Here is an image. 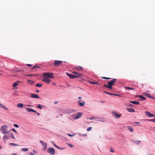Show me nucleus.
I'll use <instances>...</instances> for the list:
<instances>
[{
    "mask_svg": "<svg viewBox=\"0 0 155 155\" xmlns=\"http://www.w3.org/2000/svg\"><path fill=\"white\" fill-rule=\"evenodd\" d=\"M8 126L6 125H4L2 126L0 129V131L2 132L3 134H8L9 132L6 130Z\"/></svg>",
    "mask_w": 155,
    "mask_h": 155,
    "instance_id": "obj_1",
    "label": "nucleus"
},
{
    "mask_svg": "<svg viewBox=\"0 0 155 155\" xmlns=\"http://www.w3.org/2000/svg\"><path fill=\"white\" fill-rule=\"evenodd\" d=\"M43 76L47 78H54L53 73L51 72L45 73L43 74Z\"/></svg>",
    "mask_w": 155,
    "mask_h": 155,
    "instance_id": "obj_2",
    "label": "nucleus"
},
{
    "mask_svg": "<svg viewBox=\"0 0 155 155\" xmlns=\"http://www.w3.org/2000/svg\"><path fill=\"white\" fill-rule=\"evenodd\" d=\"M116 80L117 79H112L110 81L108 82L107 83L110 87V89L112 88V86L114 85V83Z\"/></svg>",
    "mask_w": 155,
    "mask_h": 155,
    "instance_id": "obj_3",
    "label": "nucleus"
},
{
    "mask_svg": "<svg viewBox=\"0 0 155 155\" xmlns=\"http://www.w3.org/2000/svg\"><path fill=\"white\" fill-rule=\"evenodd\" d=\"M47 151L51 154H54L55 153V150L53 148H49L47 150Z\"/></svg>",
    "mask_w": 155,
    "mask_h": 155,
    "instance_id": "obj_4",
    "label": "nucleus"
},
{
    "mask_svg": "<svg viewBox=\"0 0 155 155\" xmlns=\"http://www.w3.org/2000/svg\"><path fill=\"white\" fill-rule=\"evenodd\" d=\"M112 114L113 116L114 117L116 118H119L121 115V114H119L117 113L116 112L114 111H113L112 112Z\"/></svg>",
    "mask_w": 155,
    "mask_h": 155,
    "instance_id": "obj_5",
    "label": "nucleus"
},
{
    "mask_svg": "<svg viewBox=\"0 0 155 155\" xmlns=\"http://www.w3.org/2000/svg\"><path fill=\"white\" fill-rule=\"evenodd\" d=\"M42 81L47 83H49L51 82V80L50 79L45 77H43Z\"/></svg>",
    "mask_w": 155,
    "mask_h": 155,
    "instance_id": "obj_6",
    "label": "nucleus"
},
{
    "mask_svg": "<svg viewBox=\"0 0 155 155\" xmlns=\"http://www.w3.org/2000/svg\"><path fill=\"white\" fill-rule=\"evenodd\" d=\"M63 62V61H61L54 60V65L55 66H58Z\"/></svg>",
    "mask_w": 155,
    "mask_h": 155,
    "instance_id": "obj_7",
    "label": "nucleus"
},
{
    "mask_svg": "<svg viewBox=\"0 0 155 155\" xmlns=\"http://www.w3.org/2000/svg\"><path fill=\"white\" fill-rule=\"evenodd\" d=\"M73 73L75 74L74 76L75 77V78H77L79 77H81L82 75V74H80L78 72L73 71Z\"/></svg>",
    "mask_w": 155,
    "mask_h": 155,
    "instance_id": "obj_8",
    "label": "nucleus"
},
{
    "mask_svg": "<svg viewBox=\"0 0 155 155\" xmlns=\"http://www.w3.org/2000/svg\"><path fill=\"white\" fill-rule=\"evenodd\" d=\"M40 142L41 143L42 145L44 147V148L43 149V150H45L47 148V144L43 142L42 141H40Z\"/></svg>",
    "mask_w": 155,
    "mask_h": 155,
    "instance_id": "obj_9",
    "label": "nucleus"
},
{
    "mask_svg": "<svg viewBox=\"0 0 155 155\" xmlns=\"http://www.w3.org/2000/svg\"><path fill=\"white\" fill-rule=\"evenodd\" d=\"M96 120L97 121L104 122L105 121V118H99L98 117H96Z\"/></svg>",
    "mask_w": 155,
    "mask_h": 155,
    "instance_id": "obj_10",
    "label": "nucleus"
},
{
    "mask_svg": "<svg viewBox=\"0 0 155 155\" xmlns=\"http://www.w3.org/2000/svg\"><path fill=\"white\" fill-rule=\"evenodd\" d=\"M31 97L32 98H39V97L37 94H31Z\"/></svg>",
    "mask_w": 155,
    "mask_h": 155,
    "instance_id": "obj_11",
    "label": "nucleus"
},
{
    "mask_svg": "<svg viewBox=\"0 0 155 155\" xmlns=\"http://www.w3.org/2000/svg\"><path fill=\"white\" fill-rule=\"evenodd\" d=\"M145 113L149 117H154L155 116L154 114H151L147 111H145Z\"/></svg>",
    "mask_w": 155,
    "mask_h": 155,
    "instance_id": "obj_12",
    "label": "nucleus"
},
{
    "mask_svg": "<svg viewBox=\"0 0 155 155\" xmlns=\"http://www.w3.org/2000/svg\"><path fill=\"white\" fill-rule=\"evenodd\" d=\"M143 95L146 96L149 98H153V97L152 96H151L150 94L147 93V92H144L143 93Z\"/></svg>",
    "mask_w": 155,
    "mask_h": 155,
    "instance_id": "obj_13",
    "label": "nucleus"
},
{
    "mask_svg": "<svg viewBox=\"0 0 155 155\" xmlns=\"http://www.w3.org/2000/svg\"><path fill=\"white\" fill-rule=\"evenodd\" d=\"M137 97H138L139 98H141V99H139L138 100L139 101H141L142 100H145L146 99V98L145 97H144L142 95H138L137 96Z\"/></svg>",
    "mask_w": 155,
    "mask_h": 155,
    "instance_id": "obj_14",
    "label": "nucleus"
},
{
    "mask_svg": "<svg viewBox=\"0 0 155 155\" xmlns=\"http://www.w3.org/2000/svg\"><path fill=\"white\" fill-rule=\"evenodd\" d=\"M82 115V113L81 112L78 113L76 116L75 117L74 119H78Z\"/></svg>",
    "mask_w": 155,
    "mask_h": 155,
    "instance_id": "obj_15",
    "label": "nucleus"
},
{
    "mask_svg": "<svg viewBox=\"0 0 155 155\" xmlns=\"http://www.w3.org/2000/svg\"><path fill=\"white\" fill-rule=\"evenodd\" d=\"M126 110L129 112H135L134 110L132 108H127Z\"/></svg>",
    "mask_w": 155,
    "mask_h": 155,
    "instance_id": "obj_16",
    "label": "nucleus"
},
{
    "mask_svg": "<svg viewBox=\"0 0 155 155\" xmlns=\"http://www.w3.org/2000/svg\"><path fill=\"white\" fill-rule=\"evenodd\" d=\"M66 74L71 79H73L75 78V77L74 76V75L73 74H69L67 72H66Z\"/></svg>",
    "mask_w": 155,
    "mask_h": 155,
    "instance_id": "obj_17",
    "label": "nucleus"
},
{
    "mask_svg": "<svg viewBox=\"0 0 155 155\" xmlns=\"http://www.w3.org/2000/svg\"><path fill=\"white\" fill-rule=\"evenodd\" d=\"M74 70L79 71L80 70H82L83 68L81 66H78V67H76L74 68Z\"/></svg>",
    "mask_w": 155,
    "mask_h": 155,
    "instance_id": "obj_18",
    "label": "nucleus"
},
{
    "mask_svg": "<svg viewBox=\"0 0 155 155\" xmlns=\"http://www.w3.org/2000/svg\"><path fill=\"white\" fill-rule=\"evenodd\" d=\"M130 102L131 103L134 104L136 105H138L140 104V103L139 102L137 101H130Z\"/></svg>",
    "mask_w": 155,
    "mask_h": 155,
    "instance_id": "obj_19",
    "label": "nucleus"
},
{
    "mask_svg": "<svg viewBox=\"0 0 155 155\" xmlns=\"http://www.w3.org/2000/svg\"><path fill=\"white\" fill-rule=\"evenodd\" d=\"M27 81L28 82V83L31 85H33L35 83L34 81H31L30 80H28Z\"/></svg>",
    "mask_w": 155,
    "mask_h": 155,
    "instance_id": "obj_20",
    "label": "nucleus"
},
{
    "mask_svg": "<svg viewBox=\"0 0 155 155\" xmlns=\"http://www.w3.org/2000/svg\"><path fill=\"white\" fill-rule=\"evenodd\" d=\"M17 107L20 108H23V104L22 103H18L17 105Z\"/></svg>",
    "mask_w": 155,
    "mask_h": 155,
    "instance_id": "obj_21",
    "label": "nucleus"
},
{
    "mask_svg": "<svg viewBox=\"0 0 155 155\" xmlns=\"http://www.w3.org/2000/svg\"><path fill=\"white\" fill-rule=\"evenodd\" d=\"M20 82V81H17V82H15L13 84V87H15L17 86L18 83Z\"/></svg>",
    "mask_w": 155,
    "mask_h": 155,
    "instance_id": "obj_22",
    "label": "nucleus"
},
{
    "mask_svg": "<svg viewBox=\"0 0 155 155\" xmlns=\"http://www.w3.org/2000/svg\"><path fill=\"white\" fill-rule=\"evenodd\" d=\"M8 136L6 135H5L4 136L3 139L6 142L7 140L8 139Z\"/></svg>",
    "mask_w": 155,
    "mask_h": 155,
    "instance_id": "obj_23",
    "label": "nucleus"
},
{
    "mask_svg": "<svg viewBox=\"0 0 155 155\" xmlns=\"http://www.w3.org/2000/svg\"><path fill=\"white\" fill-rule=\"evenodd\" d=\"M88 82L91 84H98V83L97 82H93L91 81H89Z\"/></svg>",
    "mask_w": 155,
    "mask_h": 155,
    "instance_id": "obj_24",
    "label": "nucleus"
},
{
    "mask_svg": "<svg viewBox=\"0 0 155 155\" xmlns=\"http://www.w3.org/2000/svg\"><path fill=\"white\" fill-rule=\"evenodd\" d=\"M26 110L28 112H32L33 109L30 108H26Z\"/></svg>",
    "mask_w": 155,
    "mask_h": 155,
    "instance_id": "obj_25",
    "label": "nucleus"
},
{
    "mask_svg": "<svg viewBox=\"0 0 155 155\" xmlns=\"http://www.w3.org/2000/svg\"><path fill=\"white\" fill-rule=\"evenodd\" d=\"M85 103V102L84 101H83L82 103L79 102V104L80 106H83L84 105Z\"/></svg>",
    "mask_w": 155,
    "mask_h": 155,
    "instance_id": "obj_26",
    "label": "nucleus"
},
{
    "mask_svg": "<svg viewBox=\"0 0 155 155\" xmlns=\"http://www.w3.org/2000/svg\"><path fill=\"white\" fill-rule=\"evenodd\" d=\"M125 88L127 89V90H134V89L133 88L131 87H125Z\"/></svg>",
    "mask_w": 155,
    "mask_h": 155,
    "instance_id": "obj_27",
    "label": "nucleus"
},
{
    "mask_svg": "<svg viewBox=\"0 0 155 155\" xmlns=\"http://www.w3.org/2000/svg\"><path fill=\"white\" fill-rule=\"evenodd\" d=\"M128 129L131 132H133V130L132 128L130 127L129 126L128 127Z\"/></svg>",
    "mask_w": 155,
    "mask_h": 155,
    "instance_id": "obj_28",
    "label": "nucleus"
},
{
    "mask_svg": "<svg viewBox=\"0 0 155 155\" xmlns=\"http://www.w3.org/2000/svg\"><path fill=\"white\" fill-rule=\"evenodd\" d=\"M0 107L5 108V109L6 110H8V109L5 106H4L2 104H0Z\"/></svg>",
    "mask_w": 155,
    "mask_h": 155,
    "instance_id": "obj_29",
    "label": "nucleus"
},
{
    "mask_svg": "<svg viewBox=\"0 0 155 155\" xmlns=\"http://www.w3.org/2000/svg\"><path fill=\"white\" fill-rule=\"evenodd\" d=\"M36 86L37 87H41L42 86V84H36Z\"/></svg>",
    "mask_w": 155,
    "mask_h": 155,
    "instance_id": "obj_30",
    "label": "nucleus"
},
{
    "mask_svg": "<svg viewBox=\"0 0 155 155\" xmlns=\"http://www.w3.org/2000/svg\"><path fill=\"white\" fill-rule=\"evenodd\" d=\"M4 64L3 63H0V68H2L4 67Z\"/></svg>",
    "mask_w": 155,
    "mask_h": 155,
    "instance_id": "obj_31",
    "label": "nucleus"
},
{
    "mask_svg": "<svg viewBox=\"0 0 155 155\" xmlns=\"http://www.w3.org/2000/svg\"><path fill=\"white\" fill-rule=\"evenodd\" d=\"M21 150L23 151L26 152L28 150V149L27 148H22Z\"/></svg>",
    "mask_w": 155,
    "mask_h": 155,
    "instance_id": "obj_32",
    "label": "nucleus"
},
{
    "mask_svg": "<svg viewBox=\"0 0 155 155\" xmlns=\"http://www.w3.org/2000/svg\"><path fill=\"white\" fill-rule=\"evenodd\" d=\"M104 93H105L107 94H109V95H113V94L111 93L110 92H107L105 91H103Z\"/></svg>",
    "mask_w": 155,
    "mask_h": 155,
    "instance_id": "obj_33",
    "label": "nucleus"
},
{
    "mask_svg": "<svg viewBox=\"0 0 155 155\" xmlns=\"http://www.w3.org/2000/svg\"><path fill=\"white\" fill-rule=\"evenodd\" d=\"M104 87H107V88L109 89H110V87L109 85V84L108 85H107V84H104Z\"/></svg>",
    "mask_w": 155,
    "mask_h": 155,
    "instance_id": "obj_34",
    "label": "nucleus"
},
{
    "mask_svg": "<svg viewBox=\"0 0 155 155\" xmlns=\"http://www.w3.org/2000/svg\"><path fill=\"white\" fill-rule=\"evenodd\" d=\"M9 145L12 146H18V145L16 144L13 143H9Z\"/></svg>",
    "mask_w": 155,
    "mask_h": 155,
    "instance_id": "obj_35",
    "label": "nucleus"
},
{
    "mask_svg": "<svg viewBox=\"0 0 155 155\" xmlns=\"http://www.w3.org/2000/svg\"><path fill=\"white\" fill-rule=\"evenodd\" d=\"M96 117H91L88 118V119H90V120H93V119H96Z\"/></svg>",
    "mask_w": 155,
    "mask_h": 155,
    "instance_id": "obj_36",
    "label": "nucleus"
},
{
    "mask_svg": "<svg viewBox=\"0 0 155 155\" xmlns=\"http://www.w3.org/2000/svg\"><path fill=\"white\" fill-rule=\"evenodd\" d=\"M147 120L149 121H151L154 122L155 123V118L153 119H151L150 120Z\"/></svg>",
    "mask_w": 155,
    "mask_h": 155,
    "instance_id": "obj_37",
    "label": "nucleus"
},
{
    "mask_svg": "<svg viewBox=\"0 0 155 155\" xmlns=\"http://www.w3.org/2000/svg\"><path fill=\"white\" fill-rule=\"evenodd\" d=\"M37 107L39 109H41L42 108V107H41V105L40 104L38 105Z\"/></svg>",
    "mask_w": 155,
    "mask_h": 155,
    "instance_id": "obj_38",
    "label": "nucleus"
},
{
    "mask_svg": "<svg viewBox=\"0 0 155 155\" xmlns=\"http://www.w3.org/2000/svg\"><path fill=\"white\" fill-rule=\"evenodd\" d=\"M141 142V141H139V140H138V141H136L135 142V143H136V144H138L140 143Z\"/></svg>",
    "mask_w": 155,
    "mask_h": 155,
    "instance_id": "obj_39",
    "label": "nucleus"
},
{
    "mask_svg": "<svg viewBox=\"0 0 155 155\" xmlns=\"http://www.w3.org/2000/svg\"><path fill=\"white\" fill-rule=\"evenodd\" d=\"M92 128L91 127H89L87 129V131H89L91 130Z\"/></svg>",
    "mask_w": 155,
    "mask_h": 155,
    "instance_id": "obj_40",
    "label": "nucleus"
},
{
    "mask_svg": "<svg viewBox=\"0 0 155 155\" xmlns=\"http://www.w3.org/2000/svg\"><path fill=\"white\" fill-rule=\"evenodd\" d=\"M12 130L13 131L15 132V133L16 134H18V132H17V131H16L15 130V129L14 128H13V129H12Z\"/></svg>",
    "mask_w": 155,
    "mask_h": 155,
    "instance_id": "obj_41",
    "label": "nucleus"
},
{
    "mask_svg": "<svg viewBox=\"0 0 155 155\" xmlns=\"http://www.w3.org/2000/svg\"><path fill=\"white\" fill-rule=\"evenodd\" d=\"M102 78L104 79H110V78H106V77H102Z\"/></svg>",
    "mask_w": 155,
    "mask_h": 155,
    "instance_id": "obj_42",
    "label": "nucleus"
},
{
    "mask_svg": "<svg viewBox=\"0 0 155 155\" xmlns=\"http://www.w3.org/2000/svg\"><path fill=\"white\" fill-rule=\"evenodd\" d=\"M114 151L113 149L110 147V152L111 153H114Z\"/></svg>",
    "mask_w": 155,
    "mask_h": 155,
    "instance_id": "obj_43",
    "label": "nucleus"
},
{
    "mask_svg": "<svg viewBox=\"0 0 155 155\" xmlns=\"http://www.w3.org/2000/svg\"><path fill=\"white\" fill-rule=\"evenodd\" d=\"M54 147L58 149H61V148H60L59 147L56 145H54Z\"/></svg>",
    "mask_w": 155,
    "mask_h": 155,
    "instance_id": "obj_44",
    "label": "nucleus"
},
{
    "mask_svg": "<svg viewBox=\"0 0 155 155\" xmlns=\"http://www.w3.org/2000/svg\"><path fill=\"white\" fill-rule=\"evenodd\" d=\"M14 126L16 127H17V128H18L19 127V126L17 124H14Z\"/></svg>",
    "mask_w": 155,
    "mask_h": 155,
    "instance_id": "obj_45",
    "label": "nucleus"
},
{
    "mask_svg": "<svg viewBox=\"0 0 155 155\" xmlns=\"http://www.w3.org/2000/svg\"><path fill=\"white\" fill-rule=\"evenodd\" d=\"M68 144L71 147H72L74 146V145L70 144V143H68Z\"/></svg>",
    "mask_w": 155,
    "mask_h": 155,
    "instance_id": "obj_46",
    "label": "nucleus"
},
{
    "mask_svg": "<svg viewBox=\"0 0 155 155\" xmlns=\"http://www.w3.org/2000/svg\"><path fill=\"white\" fill-rule=\"evenodd\" d=\"M11 136L12 137L13 139H15V137H14V136L13 134H11Z\"/></svg>",
    "mask_w": 155,
    "mask_h": 155,
    "instance_id": "obj_47",
    "label": "nucleus"
},
{
    "mask_svg": "<svg viewBox=\"0 0 155 155\" xmlns=\"http://www.w3.org/2000/svg\"><path fill=\"white\" fill-rule=\"evenodd\" d=\"M78 99L79 100V101H78V102H79L81 101V97H78Z\"/></svg>",
    "mask_w": 155,
    "mask_h": 155,
    "instance_id": "obj_48",
    "label": "nucleus"
},
{
    "mask_svg": "<svg viewBox=\"0 0 155 155\" xmlns=\"http://www.w3.org/2000/svg\"><path fill=\"white\" fill-rule=\"evenodd\" d=\"M113 95L116 96H119V97H121V96H120L119 95L117 94H113Z\"/></svg>",
    "mask_w": 155,
    "mask_h": 155,
    "instance_id": "obj_49",
    "label": "nucleus"
},
{
    "mask_svg": "<svg viewBox=\"0 0 155 155\" xmlns=\"http://www.w3.org/2000/svg\"><path fill=\"white\" fill-rule=\"evenodd\" d=\"M39 67L38 66H34L33 67V68L34 69L35 68H38Z\"/></svg>",
    "mask_w": 155,
    "mask_h": 155,
    "instance_id": "obj_50",
    "label": "nucleus"
},
{
    "mask_svg": "<svg viewBox=\"0 0 155 155\" xmlns=\"http://www.w3.org/2000/svg\"><path fill=\"white\" fill-rule=\"evenodd\" d=\"M29 154L30 155H35L34 154L31 152Z\"/></svg>",
    "mask_w": 155,
    "mask_h": 155,
    "instance_id": "obj_51",
    "label": "nucleus"
},
{
    "mask_svg": "<svg viewBox=\"0 0 155 155\" xmlns=\"http://www.w3.org/2000/svg\"><path fill=\"white\" fill-rule=\"evenodd\" d=\"M68 135L69 136H70V137H72V136H73V135H71V134H68Z\"/></svg>",
    "mask_w": 155,
    "mask_h": 155,
    "instance_id": "obj_52",
    "label": "nucleus"
},
{
    "mask_svg": "<svg viewBox=\"0 0 155 155\" xmlns=\"http://www.w3.org/2000/svg\"><path fill=\"white\" fill-rule=\"evenodd\" d=\"M82 135L83 136L85 137V136H87V134H82Z\"/></svg>",
    "mask_w": 155,
    "mask_h": 155,
    "instance_id": "obj_53",
    "label": "nucleus"
},
{
    "mask_svg": "<svg viewBox=\"0 0 155 155\" xmlns=\"http://www.w3.org/2000/svg\"><path fill=\"white\" fill-rule=\"evenodd\" d=\"M134 123L136 124H139V123L138 122H134Z\"/></svg>",
    "mask_w": 155,
    "mask_h": 155,
    "instance_id": "obj_54",
    "label": "nucleus"
},
{
    "mask_svg": "<svg viewBox=\"0 0 155 155\" xmlns=\"http://www.w3.org/2000/svg\"><path fill=\"white\" fill-rule=\"evenodd\" d=\"M105 101H101V102L102 103H105Z\"/></svg>",
    "mask_w": 155,
    "mask_h": 155,
    "instance_id": "obj_55",
    "label": "nucleus"
},
{
    "mask_svg": "<svg viewBox=\"0 0 155 155\" xmlns=\"http://www.w3.org/2000/svg\"><path fill=\"white\" fill-rule=\"evenodd\" d=\"M33 111L32 112H34L35 113H36L37 112L35 110H33Z\"/></svg>",
    "mask_w": 155,
    "mask_h": 155,
    "instance_id": "obj_56",
    "label": "nucleus"
},
{
    "mask_svg": "<svg viewBox=\"0 0 155 155\" xmlns=\"http://www.w3.org/2000/svg\"><path fill=\"white\" fill-rule=\"evenodd\" d=\"M27 65L28 66H31L32 65H31V64H27Z\"/></svg>",
    "mask_w": 155,
    "mask_h": 155,
    "instance_id": "obj_57",
    "label": "nucleus"
},
{
    "mask_svg": "<svg viewBox=\"0 0 155 155\" xmlns=\"http://www.w3.org/2000/svg\"><path fill=\"white\" fill-rule=\"evenodd\" d=\"M28 76H33V75L32 74H29L28 75Z\"/></svg>",
    "mask_w": 155,
    "mask_h": 155,
    "instance_id": "obj_58",
    "label": "nucleus"
},
{
    "mask_svg": "<svg viewBox=\"0 0 155 155\" xmlns=\"http://www.w3.org/2000/svg\"><path fill=\"white\" fill-rule=\"evenodd\" d=\"M58 103V101H55L54 102V103H55V104H57Z\"/></svg>",
    "mask_w": 155,
    "mask_h": 155,
    "instance_id": "obj_59",
    "label": "nucleus"
},
{
    "mask_svg": "<svg viewBox=\"0 0 155 155\" xmlns=\"http://www.w3.org/2000/svg\"><path fill=\"white\" fill-rule=\"evenodd\" d=\"M36 92H39V91L38 90H37L36 91Z\"/></svg>",
    "mask_w": 155,
    "mask_h": 155,
    "instance_id": "obj_60",
    "label": "nucleus"
},
{
    "mask_svg": "<svg viewBox=\"0 0 155 155\" xmlns=\"http://www.w3.org/2000/svg\"><path fill=\"white\" fill-rule=\"evenodd\" d=\"M11 155H17L15 153H13V154H12Z\"/></svg>",
    "mask_w": 155,
    "mask_h": 155,
    "instance_id": "obj_61",
    "label": "nucleus"
},
{
    "mask_svg": "<svg viewBox=\"0 0 155 155\" xmlns=\"http://www.w3.org/2000/svg\"><path fill=\"white\" fill-rule=\"evenodd\" d=\"M27 106H28V107H31V105H27Z\"/></svg>",
    "mask_w": 155,
    "mask_h": 155,
    "instance_id": "obj_62",
    "label": "nucleus"
},
{
    "mask_svg": "<svg viewBox=\"0 0 155 155\" xmlns=\"http://www.w3.org/2000/svg\"><path fill=\"white\" fill-rule=\"evenodd\" d=\"M36 114L38 115H40L39 113H38L37 112L36 113Z\"/></svg>",
    "mask_w": 155,
    "mask_h": 155,
    "instance_id": "obj_63",
    "label": "nucleus"
},
{
    "mask_svg": "<svg viewBox=\"0 0 155 155\" xmlns=\"http://www.w3.org/2000/svg\"><path fill=\"white\" fill-rule=\"evenodd\" d=\"M33 152L35 153H36V151H35L34 150H33Z\"/></svg>",
    "mask_w": 155,
    "mask_h": 155,
    "instance_id": "obj_64",
    "label": "nucleus"
}]
</instances>
